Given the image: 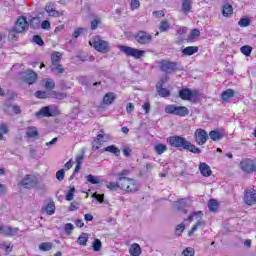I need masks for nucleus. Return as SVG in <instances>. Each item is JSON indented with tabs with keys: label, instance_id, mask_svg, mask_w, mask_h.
<instances>
[{
	"label": "nucleus",
	"instance_id": "f257e3e1",
	"mask_svg": "<svg viewBox=\"0 0 256 256\" xmlns=\"http://www.w3.org/2000/svg\"><path fill=\"white\" fill-rule=\"evenodd\" d=\"M166 141L169 145H171V147H175L176 149L182 148L185 151L194 153L195 155H199L201 153L199 147L193 145V143L187 141V139L182 136H170Z\"/></svg>",
	"mask_w": 256,
	"mask_h": 256
},
{
	"label": "nucleus",
	"instance_id": "f03ea898",
	"mask_svg": "<svg viewBox=\"0 0 256 256\" xmlns=\"http://www.w3.org/2000/svg\"><path fill=\"white\" fill-rule=\"evenodd\" d=\"M129 170H122L115 174L117 180L122 183V189H127V193H136L139 191V184L132 178H128Z\"/></svg>",
	"mask_w": 256,
	"mask_h": 256
},
{
	"label": "nucleus",
	"instance_id": "7ed1b4c3",
	"mask_svg": "<svg viewBox=\"0 0 256 256\" xmlns=\"http://www.w3.org/2000/svg\"><path fill=\"white\" fill-rule=\"evenodd\" d=\"M179 97L182 101H190L191 103H197L201 99V92L199 90H191L189 88H183L179 91Z\"/></svg>",
	"mask_w": 256,
	"mask_h": 256
},
{
	"label": "nucleus",
	"instance_id": "20e7f679",
	"mask_svg": "<svg viewBox=\"0 0 256 256\" xmlns=\"http://www.w3.org/2000/svg\"><path fill=\"white\" fill-rule=\"evenodd\" d=\"M89 45L95 49V51H98V53H109L111 51V48L109 46V42L101 39L100 36H95L89 41Z\"/></svg>",
	"mask_w": 256,
	"mask_h": 256
},
{
	"label": "nucleus",
	"instance_id": "39448f33",
	"mask_svg": "<svg viewBox=\"0 0 256 256\" xmlns=\"http://www.w3.org/2000/svg\"><path fill=\"white\" fill-rule=\"evenodd\" d=\"M165 113L168 115H177L178 117H187V115H189V108L169 104L165 107Z\"/></svg>",
	"mask_w": 256,
	"mask_h": 256
},
{
	"label": "nucleus",
	"instance_id": "423d86ee",
	"mask_svg": "<svg viewBox=\"0 0 256 256\" xmlns=\"http://www.w3.org/2000/svg\"><path fill=\"white\" fill-rule=\"evenodd\" d=\"M119 49L121 53H124L127 57H133L134 59H141V57H145V51L131 46L121 45L119 46Z\"/></svg>",
	"mask_w": 256,
	"mask_h": 256
},
{
	"label": "nucleus",
	"instance_id": "0eeeda50",
	"mask_svg": "<svg viewBox=\"0 0 256 256\" xmlns=\"http://www.w3.org/2000/svg\"><path fill=\"white\" fill-rule=\"evenodd\" d=\"M39 183V178L35 174H26L21 182L20 185L24 189H33L37 187V184Z\"/></svg>",
	"mask_w": 256,
	"mask_h": 256
},
{
	"label": "nucleus",
	"instance_id": "6e6552de",
	"mask_svg": "<svg viewBox=\"0 0 256 256\" xmlns=\"http://www.w3.org/2000/svg\"><path fill=\"white\" fill-rule=\"evenodd\" d=\"M179 62H171V61H167V60H162L160 62V70H162L164 73L170 74V73H174V71H179L180 68Z\"/></svg>",
	"mask_w": 256,
	"mask_h": 256
},
{
	"label": "nucleus",
	"instance_id": "1a4fd4ad",
	"mask_svg": "<svg viewBox=\"0 0 256 256\" xmlns=\"http://www.w3.org/2000/svg\"><path fill=\"white\" fill-rule=\"evenodd\" d=\"M240 168L247 175H251V173H256V160L253 159H243L240 162Z\"/></svg>",
	"mask_w": 256,
	"mask_h": 256
},
{
	"label": "nucleus",
	"instance_id": "9d476101",
	"mask_svg": "<svg viewBox=\"0 0 256 256\" xmlns=\"http://www.w3.org/2000/svg\"><path fill=\"white\" fill-rule=\"evenodd\" d=\"M36 115L37 117H55L59 115V108L57 106H45L42 107Z\"/></svg>",
	"mask_w": 256,
	"mask_h": 256
},
{
	"label": "nucleus",
	"instance_id": "9b49d317",
	"mask_svg": "<svg viewBox=\"0 0 256 256\" xmlns=\"http://www.w3.org/2000/svg\"><path fill=\"white\" fill-rule=\"evenodd\" d=\"M108 140H109V135L105 134L103 130H100L99 134L92 141V151L99 150L101 148V145H103V143L107 142Z\"/></svg>",
	"mask_w": 256,
	"mask_h": 256
},
{
	"label": "nucleus",
	"instance_id": "f8f14e48",
	"mask_svg": "<svg viewBox=\"0 0 256 256\" xmlns=\"http://www.w3.org/2000/svg\"><path fill=\"white\" fill-rule=\"evenodd\" d=\"M134 39L140 45H149V43L153 41V36L145 31H139L136 35H134Z\"/></svg>",
	"mask_w": 256,
	"mask_h": 256
},
{
	"label": "nucleus",
	"instance_id": "ddd939ff",
	"mask_svg": "<svg viewBox=\"0 0 256 256\" xmlns=\"http://www.w3.org/2000/svg\"><path fill=\"white\" fill-rule=\"evenodd\" d=\"M188 207H191V200L187 198H181L174 202V209L182 211L185 215H187Z\"/></svg>",
	"mask_w": 256,
	"mask_h": 256
},
{
	"label": "nucleus",
	"instance_id": "4468645a",
	"mask_svg": "<svg viewBox=\"0 0 256 256\" xmlns=\"http://www.w3.org/2000/svg\"><path fill=\"white\" fill-rule=\"evenodd\" d=\"M244 203L246 205H256V190L253 188H248L244 192Z\"/></svg>",
	"mask_w": 256,
	"mask_h": 256
},
{
	"label": "nucleus",
	"instance_id": "2eb2a0df",
	"mask_svg": "<svg viewBox=\"0 0 256 256\" xmlns=\"http://www.w3.org/2000/svg\"><path fill=\"white\" fill-rule=\"evenodd\" d=\"M194 137L198 145H205V143H207V140L209 139V136L207 135V131L203 129H197L194 134Z\"/></svg>",
	"mask_w": 256,
	"mask_h": 256
},
{
	"label": "nucleus",
	"instance_id": "dca6fc26",
	"mask_svg": "<svg viewBox=\"0 0 256 256\" xmlns=\"http://www.w3.org/2000/svg\"><path fill=\"white\" fill-rule=\"evenodd\" d=\"M14 29L22 33L23 31H26V29H29V22H27V18L25 16L19 17L18 20L16 21Z\"/></svg>",
	"mask_w": 256,
	"mask_h": 256
},
{
	"label": "nucleus",
	"instance_id": "f3484780",
	"mask_svg": "<svg viewBox=\"0 0 256 256\" xmlns=\"http://www.w3.org/2000/svg\"><path fill=\"white\" fill-rule=\"evenodd\" d=\"M163 85H165V79H161L156 84V91L160 97H169L171 95V92L167 88H163Z\"/></svg>",
	"mask_w": 256,
	"mask_h": 256
},
{
	"label": "nucleus",
	"instance_id": "a211bd4d",
	"mask_svg": "<svg viewBox=\"0 0 256 256\" xmlns=\"http://www.w3.org/2000/svg\"><path fill=\"white\" fill-rule=\"evenodd\" d=\"M45 11L48 13L49 17H62L65 11H57L55 10V5L53 3H48L45 6Z\"/></svg>",
	"mask_w": 256,
	"mask_h": 256
},
{
	"label": "nucleus",
	"instance_id": "6ab92c4d",
	"mask_svg": "<svg viewBox=\"0 0 256 256\" xmlns=\"http://www.w3.org/2000/svg\"><path fill=\"white\" fill-rule=\"evenodd\" d=\"M26 137L28 139H39V130L35 126H28L26 128Z\"/></svg>",
	"mask_w": 256,
	"mask_h": 256
},
{
	"label": "nucleus",
	"instance_id": "aec40b11",
	"mask_svg": "<svg viewBox=\"0 0 256 256\" xmlns=\"http://www.w3.org/2000/svg\"><path fill=\"white\" fill-rule=\"evenodd\" d=\"M107 189H109L110 191H117L118 189H121L122 191H126L127 193V188H122L123 187V183L118 181V182H108L106 184Z\"/></svg>",
	"mask_w": 256,
	"mask_h": 256
},
{
	"label": "nucleus",
	"instance_id": "412c9836",
	"mask_svg": "<svg viewBox=\"0 0 256 256\" xmlns=\"http://www.w3.org/2000/svg\"><path fill=\"white\" fill-rule=\"evenodd\" d=\"M235 97V91L233 89H227L221 93L222 103H229V99Z\"/></svg>",
	"mask_w": 256,
	"mask_h": 256
},
{
	"label": "nucleus",
	"instance_id": "4be33fe9",
	"mask_svg": "<svg viewBox=\"0 0 256 256\" xmlns=\"http://www.w3.org/2000/svg\"><path fill=\"white\" fill-rule=\"evenodd\" d=\"M193 9V0H182V11L184 15H189Z\"/></svg>",
	"mask_w": 256,
	"mask_h": 256
},
{
	"label": "nucleus",
	"instance_id": "5701e85b",
	"mask_svg": "<svg viewBox=\"0 0 256 256\" xmlns=\"http://www.w3.org/2000/svg\"><path fill=\"white\" fill-rule=\"evenodd\" d=\"M199 170L201 175H203V177H211V167H209V165H207L206 163L202 162L199 165Z\"/></svg>",
	"mask_w": 256,
	"mask_h": 256
},
{
	"label": "nucleus",
	"instance_id": "b1692460",
	"mask_svg": "<svg viewBox=\"0 0 256 256\" xmlns=\"http://www.w3.org/2000/svg\"><path fill=\"white\" fill-rule=\"evenodd\" d=\"M25 81L29 85H33V83L37 81V73H35L33 70H29L25 75Z\"/></svg>",
	"mask_w": 256,
	"mask_h": 256
},
{
	"label": "nucleus",
	"instance_id": "393cba45",
	"mask_svg": "<svg viewBox=\"0 0 256 256\" xmlns=\"http://www.w3.org/2000/svg\"><path fill=\"white\" fill-rule=\"evenodd\" d=\"M19 233V228L11 227V226H5L3 229V235H7L8 237H13Z\"/></svg>",
	"mask_w": 256,
	"mask_h": 256
},
{
	"label": "nucleus",
	"instance_id": "a878e982",
	"mask_svg": "<svg viewBox=\"0 0 256 256\" xmlns=\"http://www.w3.org/2000/svg\"><path fill=\"white\" fill-rule=\"evenodd\" d=\"M50 69L52 73H54V75H61L65 71L63 65H61L60 63L51 64Z\"/></svg>",
	"mask_w": 256,
	"mask_h": 256
},
{
	"label": "nucleus",
	"instance_id": "bb28decb",
	"mask_svg": "<svg viewBox=\"0 0 256 256\" xmlns=\"http://www.w3.org/2000/svg\"><path fill=\"white\" fill-rule=\"evenodd\" d=\"M129 253L132 256H139L141 255V246L137 243H133L129 248Z\"/></svg>",
	"mask_w": 256,
	"mask_h": 256
},
{
	"label": "nucleus",
	"instance_id": "cd10ccee",
	"mask_svg": "<svg viewBox=\"0 0 256 256\" xmlns=\"http://www.w3.org/2000/svg\"><path fill=\"white\" fill-rule=\"evenodd\" d=\"M104 151L106 153H112L116 157H119V155H121V150L115 145H110V146L105 147Z\"/></svg>",
	"mask_w": 256,
	"mask_h": 256
},
{
	"label": "nucleus",
	"instance_id": "c85d7f7f",
	"mask_svg": "<svg viewBox=\"0 0 256 256\" xmlns=\"http://www.w3.org/2000/svg\"><path fill=\"white\" fill-rule=\"evenodd\" d=\"M223 17H231L233 15V6L229 3L225 4L222 8Z\"/></svg>",
	"mask_w": 256,
	"mask_h": 256
},
{
	"label": "nucleus",
	"instance_id": "c756f323",
	"mask_svg": "<svg viewBox=\"0 0 256 256\" xmlns=\"http://www.w3.org/2000/svg\"><path fill=\"white\" fill-rule=\"evenodd\" d=\"M199 51V47L197 46H188L182 50L183 55L191 56L195 55Z\"/></svg>",
	"mask_w": 256,
	"mask_h": 256
},
{
	"label": "nucleus",
	"instance_id": "7c9ffc66",
	"mask_svg": "<svg viewBox=\"0 0 256 256\" xmlns=\"http://www.w3.org/2000/svg\"><path fill=\"white\" fill-rule=\"evenodd\" d=\"M199 227H205V221L199 219L196 224L191 228V230L188 232V237H192L195 231L199 229Z\"/></svg>",
	"mask_w": 256,
	"mask_h": 256
},
{
	"label": "nucleus",
	"instance_id": "2f4dec72",
	"mask_svg": "<svg viewBox=\"0 0 256 256\" xmlns=\"http://www.w3.org/2000/svg\"><path fill=\"white\" fill-rule=\"evenodd\" d=\"M209 137L212 141H221V139H223V134L217 130H212L209 133Z\"/></svg>",
	"mask_w": 256,
	"mask_h": 256
},
{
	"label": "nucleus",
	"instance_id": "473e14b6",
	"mask_svg": "<svg viewBox=\"0 0 256 256\" xmlns=\"http://www.w3.org/2000/svg\"><path fill=\"white\" fill-rule=\"evenodd\" d=\"M208 209L212 213H215L219 209V202L216 199H210L208 202Z\"/></svg>",
	"mask_w": 256,
	"mask_h": 256
},
{
	"label": "nucleus",
	"instance_id": "72a5a7b5",
	"mask_svg": "<svg viewBox=\"0 0 256 256\" xmlns=\"http://www.w3.org/2000/svg\"><path fill=\"white\" fill-rule=\"evenodd\" d=\"M154 151L157 155H163L167 151V145L159 143L154 146Z\"/></svg>",
	"mask_w": 256,
	"mask_h": 256
},
{
	"label": "nucleus",
	"instance_id": "f704fd0d",
	"mask_svg": "<svg viewBox=\"0 0 256 256\" xmlns=\"http://www.w3.org/2000/svg\"><path fill=\"white\" fill-rule=\"evenodd\" d=\"M113 101H115V94L112 92L107 93L103 98L104 105H111Z\"/></svg>",
	"mask_w": 256,
	"mask_h": 256
},
{
	"label": "nucleus",
	"instance_id": "c9c22d12",
	"mask_svg": "<svg viewBox=\"0 0 256 256\" xmlns=\"http://www.w3.org/2000/svg\"><path fill=\"white\" fill-rule=\"evenodd\" d=\"M86 180L88 183H91V185H99V183H101L99 176H93L92 174L86 176Z\"/></svg>",
	"mask_w": 256,
	"mask_h": 256
},
{
	"label": "nucleus",
	"instance_id": "e433bc0d",
	"mask_svg": "<svg viewBox=\"0 0 256 256\" xmlns=\"http://www.w3.org/2000/svg\"><path fill=\"white\" fill-rule=\"evenodd\" d=\"M240 51L243 55H245V57H251V53L253 51V47L249 46V45H245L242 46L240 48Z\"/></svg>",
	"mask_w": 256,
	"mask_h": 256
},
{
	"label": "nucleus",
	"instance_id": "4c0bfd02",
	"mask_svg": "<svg viewBox=\"0 0 256 256\" xmlns=\"http://www.w3.org/2000/svg\"><path fill=\"white\" fill-rule=\"evenodd\" d=\"M87 241H89V236L86 233H83L78 237V245H83L85 247L87 245Z\"/></svg>",
	"mask_w": 256,
	"mask_h": 256
},
{
	"label": "nucleus",
	"instance_id": "58836bf2",
	"mask_svg": "<svg viewBox=\"0 0 256 256\" xmlns=\"http://www.w3.org/2000/svg\"><path fill=\"white\" fill-rule=\"evenodd\" d=\"M45 211L47 215H53L55 213V202L51 201L45 207Z\"/></svg>",
	"mask_w": 256,
	"mask_h": 256
},
{
	"label": "nucleus",
	"instance_id": "ea45409f",
	"mask_svg": "<svg viewBox=\"0 0 256 256\" xmlns=\"http://www.w3.org/2000/svg\"><path fill=\"white\" fill-rule=\"evenodd\" d=\"M41 26V20L37 17H34L30 20V27L32 29H39V27Z\"/></svg>",
	"mask_w": 256,
	"mask_h": 256
},
{
	"label": "nucleus",
	"instance_id": "a19ab883",
	"mask_svg": "<svg viewBox=\"0 0 256 256\" xmlns=\"http://www.w3.org/2000/svg\"><path fill=\"white\" fill-rule=\"evenodd\" d=\"M101 247H103V244L101 243V240L95 239L94 242L92 243V249L95 252L101 251Z\"/></svg>",
	"mask_w": 256,
	"mask_h": 256
},
{
	"label": "nucleus",
	"instance_id": "79ce46f5",
	"mask_svg": "<svg viewBox=\"0 0 256 256\" xmlns=\"http://www.w3.org/2000/svg\"><path fill=\"white\" fill-rule=\"evenodd\" d=\"M53 244L51 242H44L39 245L40 251H51Z\"/></svg>",
	"mask_w": 256,
	"mask_h": 256
},
{
	"label": "nucleus",
	"instance_id": "37998d69",
	"mask_svg": "<svg viewBox=\"0 0 256 256\" xmlns=\"http://www.w3.org/2000/svg\"><path fill=\"white\" fill-rule=\"evenodd\" d=\"M19 33H22V32L17 31V28H13L12 30L9 31L8 37L12 41H15V39L19 37Z\"/></svg>",
	"mask_w": 256,
	"mask_h": 256
},
{
	"label": "nucleus",
	"instance_id": "c03bdc74",
	"mask_svg": "<svg viewBox=\"0 0 256 256\" xmlns=\"http://www.w3.org/2000/svg\"><path fill=\"white\" fill-rule=\"evenodd\" d=\"M170 27H171V25H169V22L163 20V21L160 23L159 31H161V33L165 32V31H169V28H170Z\"/></svg>",
	"mask_w": 256,
	"mask_h": 256
},
{
	"label": "nucleus",
	"instance_id": "a18cd8bd",
	"mask_svg": "<svg viewBox=\"0 0 256 256\" xmlns=\"http://www.w3.org/2000/svg\"><path fill=\"white\" fill-rule=\"evenodd\" d=\"M61 62V54L59 52H54L51 55V63H60Z\"/></svg>",
	"mask_w": 256,
	"mask_h": 256
},
{
	"label": "nucleus",
	"instance_id": "49530a36",
	"mask_svg": "<svg viewBox=\"0 0 256 256\" xmlns=\"http://www.w3.org/2000/svg\"><path fill=\"white\" fill-rule=\"evenodd\" d=\"M0 133L2 135H7V133H9V125L5 122H0Z\"/></svg>",
	"mask_w": 256,
	"mask_h": 256
},
{
	"label": "nucleus",
	"instance_id": "de8ad7c7",
	"mask_svg": "<svg viewBox=\"0 0 256 256\" xmlns=\"http://www.w3.org/2000/svg\"><path fill=\"white\" fill-rule=\"evenodd\" d=\"M238 25L240 27H249V25H251V20H249V18H241Z\"/></svg>",
	"mask_w": 256,
	"mask_h": 256
},
{
	"label": "nucleus",
	"instance_id": "09e8293b",
	"mask_svg": "<svg viewBox=\"0 0 256 256\" xmlns=\"http://www.w3.org/2000/svg\"><path fill=\"white\" fill-rule=\"evenodd\" d=\"M73 229H75V226L71 223H67L64 226V231L67 235H71V233H73Z\"/></svg>",
	"mask_w": 256,
	"mask_h": 256
},
{
	"label": "nucleus",
	"instance_id": "8fccbe9b",
	"mask_svg": "<svg viewBox=\"0 0 256 256\" xmlns=\"http://www.w3.org/2000/svg\"><path fill=\"white\" fill-rule=\"evenodd\" d=\"M194 217H203V212L202 211H197V212H193L192 214H190L187 218V221H193Z\"/></svg>",
	"mask_w": 256,
	"mask_h": 256
},
{
	"label": "nucleus",
	"instance_id": "3c124183",
	"mask_svg": "<svg viewBox=\"0 0 256 256\" xmlns=\"http://www.w3.org/2000/svg\"><path fill=\"white\" fill-rule=\"evenodd\" d=\"M75 196V187H72L66 194V201H73Z\"/></svg>",
	"mask_w": 256,
	"mask_h": 256
},
{
	"label": "nucleus",
	"instance_id": "603ef678",
	"mask_svg": "<svg viewBox=\"0 0 256 256\" xmlns=\"http://www.w3.org/2000/svg\"><path fill=\"white\" fill-rule=\"evenodd\" d=\"M54 99H59L60 101L65 99V97H67V94L66 93H63V92H53L52 93Z\"/></svg>",
	"mask_w": 256,
	"mask_h": 256
},
{
	"label": "nucleus",
	"instance_id": "864d4df0",
	"mask_svg": "<svg viewBox=\"0 0 256 256\" xmlns=\"http://www.w3.org/2000/svg\"><path fill=\"white\" fill-rule=\"evenodd\" d=\"M33 41H34V43H36V45H39L40 47H43V45H45L43 38H41V36H39V35H35L33 37Z\"/></svg>",
	"mask_w": 256,
	"mask_h": 256
},
{
	"label": "nucleus",
	"instance_id": "5fc2aeb1",
	"mask_svg": "<svg viewBox=\"0 0 256 256\" xmlns=\"http://www.w3.org/2000/svg\"><path fill=\"white\" fill-rule=\"evenodd\" d=\"M45 88L51 91V89H55V81L53 79H48L45 83Z\"/></svg>",
	"mask_w": 256,
	"mask_h": 256
},
{
	"label": "nucleus",
	"instance_id": "6e6d98bb",
	"mask_svg": "<svg viewBox=\"0 0 256 256\" xmlns=\"http://www.w3.org/2000/svg\"><path fill=\"white\" fill-rule=\"evenodd\" d=\"M56 179L58 181H63V179H65V169H61L56 172Z\"/></svg>",
	"mask_w": 256,
	"mask_h": 256
},
{
	"label": "nucleus",
	"instance_id": "4d7b16f0",
	"mask_svg": "<svg viewBox=\"0 0 256 256\" xmlns=\"http://www.w3.org/2000/svg\"><path fill=\"white\" fill-rule=\"evenodd\" d=\"M183 231H185V224L181 223L176 227V235H178V237H181Z\"/></svg>",
	"mask_w": 256,
	"mask_h": 256
},
{
	"label": "nucleus",
	"instance_id": "13d9d810",
	"mask_svg": "<svg viewBox=\"0 0 256 256\" xmlns=\"http://www.w3.org/2000/svg\"><path fill=\"white\" fill-rule=\"evenodd\" d=\"M35 97H37V99H47V92L38 90L35 93Z\"/></svg>",
	"mask_w": 256,
	"mask_h": 256
},
{
	"label": "nucleus",
	"instance_id": "bf43d9fd",
	"mask_svg": "<svg viewBox=\"0 0 256 256\" xmlns=\"http://www.w3.org/2000/svg\"><path fill=\"white\" fill-rule=\"evenodd\" d=\"M182 255L183 256H193V255H195V250L193 248H186L185 250H183Z\"/></svg>",
	"mask_w": 256,
	"mask_h": 256
},
{
	"label": "nucleus",
	"instance_id": "052dcab7",
	"mask_svg": "<svg viewBox=\"0 0 256 256\" xmlns=\"http://www.w3.org/2000/svg\"><path fill=\"white\" fill-rule=\"evenodd\" d=\"M130 5L132 11H135V9H138L141 6V3L139 2V0H132Z\"/></svg>",
	"mask_w": 256,
	"mask_h": 256
},
{
	"label": "nucleus",
	"instance_id": "680f3d73",
	"mask_svg": "<svg viewBox=\"0 0 256 256\" xmlns=\"http://www.w3.org/2000/svg\"><path fill=\"white\" fill-rule=\"evenodd\" d=\"M41 27H42L43 29L49 30V29H51V23L49 22V20H44V21L41 23Z\"/></svg>",
	"mask_w": 256,
	"mask_h": 256
},
{
	"label": "nucleus",
	"instance_id": "e2e57ef3",
	"mask_svg": "<svg viewBox=\"0 0 256 256\" xmlns=\"http://www.w3.org/2000/svg\"><path fill=\"white\" fill-rule=\"evenodd\" d=\"M142 109L145 111L146 114H148L149 111H151V104H149V102H145L142 105Z\"/></svg>",
	"mask_w": 256,
	"mask_h": 256
},
{
	"label": "nucleus",
	"instance_id": "0e129e2a",
	"mask_svg": "<svg viewBox=\"0 0 256 256\" xmlns=\"http://www.w3.org/2000/svg\"><path fill=\"white\" fill-rule=\"evenodd\" d=\"M199 35H201V32L198 29H194L192 30L190 37L191 39H195V37H199Z\"/></svg>",
	"mask_w": 256,
	"mask_h": 256
},
{
	"label": "nucleus",
	"instance_id": "69168bd1",
	"mask_svg": "<svg viewBox=\"0 0 256 256\" xmlns=\"http://www.w3.org/2000/svg\"><path fill=\"white\" fill-rule=\"evenodd\" d=\"M134 109H135V106L133 105V103L130 102L127 104L126 106L127 113H133Z\"/></svg>",
	"mask_w": 256,
	"mask_h": 256
},
{
	"label": "nucleus",
	"instance_id": "338daca9",
	"mask_svg": "<svg viewBox=\"0 0 256 256\" xmlns=\"http://www.w3.org/2000/svg\"><path fill=\"white\" fill-rule=\"evenodd\" d=\"M81 33H83V28H78L74 31L73 33V37L74 39H77L79 37V35H81Z\"/></svg>",
	"mask_w": 256,
	"mask_h": 256
},
{
	"label": "nucleus",
	"instance_id": "774afa93",
	"mask_svg": "<svg viewBox=\"0 0 256 256\" xmlns=\"http://www.w3.org/2000/svg\"><path fill=\"white\" fill-rule=\"evenodd\" d=\"M98 26H99V20H97V19L92 20L91 29L95 30V29H97Z\"/></svg>",
	"mask_w": 256,
	"mask_h": 256
}]
</instances>
